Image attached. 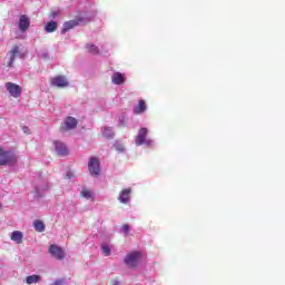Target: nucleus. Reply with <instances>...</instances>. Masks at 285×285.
Listing matches in <instances>:
<instances>
[{
	"instance_id": "1",
	"label": "nucleus",
	"mask_w": 285,
	"mask_h": 285,
	"mask_svg": "<svg viewBox=\"0 0 285 285\" xmlns=\"http://www.w3.org/2000/svg\"><path fill=\"white\" fill-rule=\"evenodd\" d=\"M97 14V11H94L91 16H85L79 17L77 20H69L62 24L61 35H66L69 30H72V28H77V26H81L83 23H88L90 19H94V17Z\"/></svg>"
},
{
	"instance_id": "2",
	"label": "nucleus",
	"mask_w": 285,
	"mask_h": 285,
	"mask_svg": "<svg viewBox=\"0 0 285 285\" xmlns=\"http://www.w3.org/2000/svg\"><path fill=\"white\" fill-rule=\"evenodd\" d=\"M136 146H146V148H153L155 146V140L148 138V128L142 127L138 130L135 137Z\"/></svg>"
},
{
	"instance_id": "3",
	"label": "nucleus",
	"mask_w": 285,
	"mask_h": 285,
	"mask_svg": "<svg viewBox=\"0 0 285 285\" xmlns=\"http://www.w3.org/2000/svg\"><path fill=\"white\" fill-rule=\"evenodd\" d=\"M142 259H144V254H141V252H131L126 255L125 264L129 268H135L141 264Z\"/></svg>"
},
{
	"instance_id": "4",
	"label": "nucleus",
	"mask_w": 285,
	"mask_h": 285,
	"mask_svg": "<svg viewBox=\"0 0 285 285\" xmlns=\"http://www.w3.org/2000/svg\"><path fill=\"white\" fill-rule=\"evenodd\" d=\"M8 164H17V156L12 151L4 150L3 147H0V166Z\"/></svg>"
},
{
	"instance_id": "5",
	"label": "nucleus",
	"mask_w": 285,
	"mask_h": 285,
	"mask_svg": "<svg viewBox=\"0 0 285 285\" xmlns=\"http://www.w3.org/2000/svg\"><path fill=\"white\" fill-rule=\"evenodd\" d=\"M4 88L13 99H19V97H21V92H23L21 86L14 82H6Z\"/></svg>"
},
{
	"instance_id": "6",
	"label": "nucleus",
	"mask_w": 285,
	"mask_h": 285,
	"mask_svg": "<svg viewBox=\"0 0 285 285\" xmlns=\"http://www.w3.org/2000/svg\"><path fill=\"white\" fill-rule=\"evenodd\" d=\"M88 170L92 177H99L101 174V167L99 165V159L92 157L88 163Z\"/></svg>"
},
{
	"instance_id": "7",
	"label": "nucleus",
	"mask_w": 285,
	"mask_h": 285,
	"mask_svg": "<svg viewBox=\"0 0 285 285\" xmlns=\"http://www.w3.org/2000/svg\"><path fill=\"white\" fill-rule=\"evenodd\" d=\"M50 255L56 259H63L66 257V252L63 248L59 247L58 245H51L49 248Z\"/></svg>"
},
{
	"instance_id": "8",
	"label": "nucleus",
	"mask_w": 285,
	"mask_h": 285,
	"mask_svg": "<svg viewBox=\"0 0 285 285\" xmlns=\"http://www.w3.org/2000/svg\"><path fill=\"white\" fill-rule=\"evenodd\" d=\"M132 188H125L119 193L118 202L120 204H128L131 199Z\"/></svg>"
},
{
	"instance_id": "9",
	"label": "nucleus",
	"mask_w": 285,
	"mask_h": 285,
	"mask_svg": "<svg viewBox=\"0 0 285 285\" xmlns=\"http://www.w3.org/2000/svg\"><path fill=\"white\" fill-rule=\"evenodd\" d=\"M111 83H114V86H124V83H126V73L119 71L114 72L111 75Z\"/></svg>"
},
{
	"instance_id": "10",
	"label": "nucleus",
	"mask_w": 285,
	"mask_h": 285,
	"mask_svg": "<svg viewBox=\"0 0 285 285\" xmlns=\"http://www.w3.org/2000/svg\"><path fill=\"white\" fill-rule=\"evenodd\" d=\"M20 32H26L30 28V18L26 14L20 16L18 21Z\"/></svg>"
},
{
	"instance_id": "11",
	"label": "nucleus",
	"mask_w": 285,
	"mask_h": 285,
	"mask_svg": "<svg viewBox=\"0 0 285 285\" xmlns=\"http://www.w3.org/2000/svg\"><path fill=\"white\" fill-rule=\"evenodd\" d=\"M78 120L75 117H67L63 121L62 129L63 130H75L78 125Z\"/></svg>"
},
{
	"instance_id": "12",
	"label": "nucleus",
	"mask_w": 285,
	"mask_h": 285,
	"mask_svg": "<svg viewBox=\"0 0 285 285\" xmlns=\"http://www.w3.org/2000/svg\"><path fill=\"white\" fill-rule=\"evenodd\" d=\"M53 146L57 155H61L62 157H66V155H68V147H66V144L55 140Z\"/></svg>"
},
{
	"instance_id": "13",
	"label": "nucleus",
	"mask_w": 285,
	"mask_h": 285,
	"mask_svg": "<svg viewBox=\"0 0 285 285\" xmlns=\"http://www.w3.org/2000/svg\"><path fill=\"white\" fill-rule=\"evenodd\" d=\"M9 55H10V58L8 62V68H12V66L14 65V59H17V57H20V58L23 57L19 52V46H14Z\"/></svg>"
},
{
	"instance_id": "14",
	"label": "nucleus",
	"mask_w": 285,
	"mask_h": 285,
	"mask_svg": "<svg viewBox=\"0 0 285 285\" xmlns=\"http://www.w3.org/2000/svg\"><path fill=\"white\" fill-rule=\"evenodd\" d=\"M51 85L56 88H66L68 86V80H66V78L62 76H58L51 79Z\"/></svg>"
},
{
	"instance_id": "15",
	"label": "nucleus",
	"mask_w": 285,
	"mask_h": 285,
	"mask_svg": "<svg viewBox=\"0 0 285 285\" xmlns=\"http://www.w3.org/2000/svg\"><path fill=\"white\" fill-rule=\"evenodd\" d=\"M11 242H14L16 244H22L23 242V233L19 230H14L10 235Z\"/></svg>"
},
{
	"instance_id": "16",
	"label": "nucleus",
	"mask_w": 285,
	"mask_h": 285,
	"mask_svg": "<svg viewBox=\"0 0 285 285\" xmlns=\"http://www.w3.org/2000/svg\"><path fill=\"white\" fill-rule=\"evenodd\" d=\"M101 248V253L105 257H110L111 253H112V244L110 243H102L100 245Z\"/></svg>"
},
{
	"instance_id": "17",
	"label": "nucleus",
	"mask_w": 285,
	"mask_h": 285,
	"mask_svg": "<svg viewBox=\"0 0 285 285\" xmlns=\"http://www.w3.org/2000/svg\"><path fill=\"white\" fill-rule=\"evenodd\" d=\"M147 110L146 101L139 100L138 105L134 107L135 115H144V112Z\"/></svg>"
},
{
	"instance_id": "18",
	"label": "nucleus",
	"mask_w": 285,
	"mask_h": 285,
	"mask_svg": "<svg viewBox=\"0 0 285 285\" xmlns=\"http://www.w3.org/2000/svg\"><path fill=\"white\" fill-rule=\"evenodd\" d=\"M33 228L37 233H43L46 230V224L42 220H35Z\"/></svg>"
},
{
	"instance_id": "19",
	"label": "nucleus",
	"mask_w": 285,
	"mask_h": 285,
	"mask_svg": "<svg viewBox=\"0 0 285 285\" xmlns=\"http://www.w3.org/2000/svg\"><path fill=\"white\" fill-rule=\"evenodd\" d=\"M46 190H48V184L36 186V197H43V193H46Z\"/></svg>"
},
{
	"instance_id": "20",
	"label": "nucleus",
	"mask_w": 285,
	"mask_h": 285,
	"mask_svg": "<svg viewBox=\"0 0 285 285\" xmlns=\"http://www.w3.org/2000/svg\"><path fill=\"white\" fill-rule=\"evenodd\" d=\"M57 28H58L57 21H49L45 26L46 32H55V30H57Z\"/></svg>"
},
{
	"instance_id": "21",
	"label": "nucleus",
	"mask_w": 285,
	"mask_h": 285,
	"mask_svg": "<svg viewBox=\"0 0 285 285\" xmlns=\"http://www.w3.org/2000/svg\"><path fill=\"white\" fill-rule=\"evenodd\" d=\"M27 284H39L41 282V276L39 275H30L26 278Z\"/></svg>"
},
{
	"instance_id": "22",
	"label": "nucleus",
	"mask_w": 285,
	"mask_h": 285,
	"mask_svg": "<svg viewBox=\"0 0 285 285\" xmlns=\"http://www.w3.org/2000/svg\"><path fill=\"white\" fill-rule=\"evenodd\" d=\"M102 136L106 137V139H112L115 137V131H112V128L105 127L102 130Z\"/></svg>"
},
{
	"instance_id": "23",
	"label": "nucleus",
	"mask_w": 285,
	"mask_h": 285,
	"mask_svg": "<svg viewBox=\"0 0 285 285\" xmlns=\"http://www.w3.org/2000/svg\"><path fill=\"white\" fill-rule=\"evenodd\" d=\"M88 52H91V55H99V47L92 43L87 45Z\"/></svg>"
},
{
	"instance_id": "24",
	"label": "nucleus",
	"mask_w": 285,
	"mask_h": 285,
	"mask_svg": "<svg viewBox=\"0 0 285 285\" xmlns=\"http://www.w3.org/2000/svg\"><path fill=\"white\" fill-rule=\"evenodd\" d=\"M80 195L83 197V199H94V195L89 189H82Z\"/></svg>"
},
{
	"instance_id": "25",
	"label": "nucleus",
	"mask_w": 285,
	"mask_h": 285,
	"mask_svg": "<svg viewBox=\"0 0 285 285\" xmlns=\"http://www.w3.org/2000/svg\"><path fill=\"white\" fill-rule=\"evenodd\" d=\"M115 149L118 151V153H125L126 151V147H124V144L117 141L115 145Z\"/></svg>"
},
{
	"instance_id": "26",
	"label": "nucleus",
	"mask_w": 285,
	"mask_h": 285,
	"mask_svg": "<svg viewBox=\"0 0 285 285\" xmlns=\"http://www.w3.org/2000/svg\"><path fill=\"white\" fill-rule=\"evenodd\" d=\"M121 232L125 235H129L130 234V225H124L122 228H121Z\"/></svg>"
},
{
	"instance_id": "27",
	"label": "nucleus",
	"mask_w": 285,
	"mask_h": 285,
	"mask_svg": "<svg viewBox=\"0 0 285 285\" xmlns=\"http://www.w3.org/2000/svg\"><path fill=\"white\" fill-rule=\"evenodd\" d=\"M65 284H66V279L61 278V279L55 281L51 285H65Z\"/></svg>"
},
{
	"instance_id": "28",
	"label": "nucleus",
	"mask_w": 285,
	"mask_h": 285,
	"mask_svg": "<svg viewBox=\"0 0 285 285\" xmlns=\"http://www.w3.org/2000/svg\"><path fill=\"white\" fill-rule=\"evenodd\" d=\"M59 17V11H52L51 13H50V19H56V18H58Z\"/></svg>"
},
{
	"instance_id": "29",
	"label": "nucleus",
	"mask_w": 285,
	"mask_h": 285,
	"mask_svg": "<svg viewBox=\"0 0 285 285\" xmlns=\"http://www.w3.org/2000/svg\"><path fill=\"white\" fill-rule=\"evenodd\" d=\"M22 130H23V132L26 134V135H28V132H29V128L28 127H22Z\"/></svg>"
},
{
	"instance_id": "30",
	"label": "nucleus",
	"mask_w": 285,
	"mask_h": 285,
	"mask_svg": "<svg viewBox=\"0 0 285 285\" xmlns=\"http://www.w3.org/2000/svg\"><path fill=\"white\" fill-rule=\"evenodd\" d=\"M112 285H121V283H120L118 279H115V281L112 282Z\"/></svg>"
},
{
	"instance_id": "31",
	"label": "nucleus",
	"mask_w": 285,
	"mask_h": 285,
	"mask_svg": "<svg viewBox=\"0 0 285 285\" xmlns=\"http://www.w3.org/2000/svg\"><path fill=\"white\" fill-rule=\"evenodd\" d=\"M67 177L68 179H71L72 178V174L70 171L67 173Z\"/></svg>"
},
{
	"instance_id": "32",
	"label": "nucleus",
	"mask_w": 285,
	"mask_h": 285,
	"mask_svg": "<svg viewBox=\"0 0 285 285\" xmlns=\"http://www.w3.org/2000/svg\"><path fill=\"white\" fill-rule=\"evenodd\" d=\"M120 126H124V119H119Z\"/></svg>"
}]
</instances>
